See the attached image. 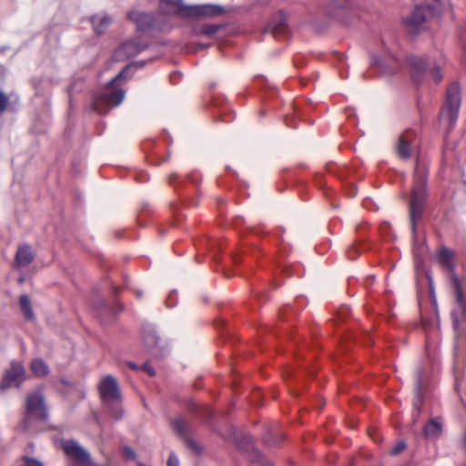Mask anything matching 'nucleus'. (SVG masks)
<instances>
[{
	"mask_svg": "<svg viewBox=\"0 0 466 466\" xmlns=\"http://www.w3.org/2000/svg\"><path fill=\"white\" fill-rule=\"evenodd\" d=\"M159 9L165 15H176L182 18L214 17L225 12L224 7L218 5H187L183 0H160Z\"/></svg>",
	"mask_w": 466,
	"mask_h": 466,
	"instance_id": "nucleus-1",
	"label": "nucleus"
},
{
	"mask_svg": "<svg viewBox=\"0 0 466 466\" xmlns=\"http://www.w3.org/2000/svg\"><path fill=\"white\" fill-rule=\"evenodd\" d=\"M128 67L122 69L101 91L95 96L93 107L99 114H106L110 107L121 104L125 92L119 86V82L126 77Z\"/></svg>",
	"mask_w": 466,
	"mask_h": 466,
	"instance_id": "nucleus-2",
	"label": "nucleus"
},
{
	"mask_svg": "<svg viewBox=\"0 0 466 466\" xmlns=\"http://www.w3.org/2000/svg\"><path fill=\"white\" fill-rule=\"evenodd\" d=\"M427 174L417 165L414 172L413 188L410 203V217L412 230L416 229V223L420 219L426 201Z\"/></svg>",
	"mask_w": 466,
	"mask_h": 466,
	"instance_id": "nucleus-3",
	"label": "nucleus"
},
{
	"mask_svg": "<svg viewBox=\"0 0 466 466\" xmlns=\"http://www.w3.org/2000/svg\"><path fill=\"white\" fill-rule=\"evenodd\" d=\"M98 390L100 398L111 410V414L116 420L123 415L121 407V391L116 378L112 375L105 376L99 382Z\"/></svg>",
	"mask_w": 466,
	"mask_h": 466,
	"instance_id": "nucleus-4",
	"label": "nucleus"
},
{
	"mask_svg": "<svg viewBox=\"0 0 466 466\" xmlns=\"http://www.w3.org/2000/svg\"><path fill=\"white\" fill-rule=\"evenodd\" d=\"M461 107L460 86L452 83L449 86L446 93V101L441 109V116L447 119L450 124L456 122Z\"/></svg>",
	"mask_w": 466,
	"mask_h": 466,
	"instance_id": "nucleus-5",
	"label": "nucleus"
},
{
	"mask_svg": "<svg viewBox=\"0 0 466 466\" xmlns=\"http://www.w3.org/2000/svg\"><path fill=\"white\" fill-rule=\"evenodd\" d=\"M452 282L456 300V308L452 310V320L454 329L459 330L461 322L466 319V299L461 282L456 276L452 277Z\"/></svg>",
	"mask_w": 466,
	"mask_h": 466,
	"instance_id": "nucleus-6",
	"label": "nucleus"
},
{
	"mask_svg": "<svg viewBox=\"0 0 466 466\" xmlns=\"http://www.w3.org/2000/svg\"><path fill=\"white\" fill-rule=\"evenodd\" d=\"M25 412L27 417H33L41 420L47 419V410L45 398L40 391H35L27 396L25 401Z\"/></svg>",
	"mask_w": 466,
	"mask_h": 466,
	"instance_id": "nucleus-7",
	"label": "nucleus"
},
{
	"mask_svg": "<svg viewBox=\"0 0 466 466\" xmlns=\"http://www.w3.org/2000/svg\"><path fill=\"white\" fill-rule=\"evenodd\" d=\"M61 447L65 454L76 463L88 465L94 463L89 453L74 440L62 441Z\"/></svg>",
	"mask_w": 466,
	"mask_h": 466,
	"instance_id": "nucleus-8",
	"label": "nucleus"
},
{
	"mask_svg": "<svg viewBox=\"0 0 466 466\" xmlns=\"http://www.w3.org/2000/svg\"><path fill=\"white\" fill-rule=\"evenodd\" d=\"M25 368L20 362L12 361L10 368L2 379L0 389L5 390L12 386L19 387L25 380Z\"/></svg>",
	"mask_w": 466,
	"mask_h": 466,
	"instance_id": "nucleus-9",
	"label": "nucleus"
},
{
	"mask_svg": "<svg viewBox=\"0 0 466 466\" xmlns=\"http://www.w3.org/2000/svg\"><path fill=\"white\" fill-rule=\"evenodd\" d=\"M435 15V9L430 5H416L412 14L408 19V24L415 30L424 27V24Z\"/></svg>",
	"mask_w": 466,
	"mask_h": 466,
	"instance_id": "nucleus-10",
	"label": "nucleus"
},
{
	"mask_svg": "<svg viewBox=\"0 0 466 466\" xmlns=\"http://www.w3.org/2000/svg\"><path fill=\"white\" fill-rule=\"evenodd\" d=\"M407 63L413 81L418 85L420 84L428 66L426 60L422 57L410 56L407 58Z\"/></svg>",
	"mask_w": 466,
	"mask_h": 466,
	"instance_id": "nucleus-11",
	"label": "nucleus"
},
{
	"mask_svg": "<svg viewBox=\"0 0 466 466\" xmlns=\"http://www.w3.org/2000/svg\"><path fill=\"white\" fill-rule=\"evenodd\" d=\"M128 18L137 25V29L140 31L147 30L154 25V17L152 15L137 10L130 11L128 13Z\"/></svg>",
	"mask_w": 466,
	"mask_h": 466,
	"instance_id": "nucleus-12",
	"label": "nucleus"
},
{
	"mask_svg": "<svg viewBox=\"0 0 466 466\" xmlns=\"http://www.w3.org/2000/svg\"><path fill=\"white\" fill-rule=\"evenodd\" d=\"M146 48L145 45H142L137 40H130L123 43L117 49V53L120 56L127 57H132L140 53Z\"/></svg>",
	"mask_w": 466,
	"mask_h": 466,
	"instance_id": "nucleus-13",
	"label": "nucleus"
},
{
	"mask_svg": "<svg viewBox=\"0 0 466 466\" xmlns=\"http://www.w3.org/2000/svg\"><path fill=\"white\" fill-rule=\"evenodd\" d=\"M34 260L32 248L28 245H23L18 248L15 261L17 267L24 268L28 266Z\"/></svg>",
	"mask_w": 466,
	"mask_h": 466,
	"instance_id": "nucleus-14",
	"label": "nucleus"
},
{
	"mask_svg": "<svg viewBox=\"0 0 466 466\" xmlns=\"http://www.w3.org/2000/svg\"><path fill=\"white\" fill-rule=\"evenodd\" d=\"M398 66V61L394 57L382 59L375 56L373 58L372 66L378 67L381 73H393Z\"/></svg>",
	"mask_w": 466,
	"mask_h": 466,
	"instance_id": "nucleus-15",
	"label": "nucleus"
},
{
	"mask_svg": "<svg viewBox=\"0 0 466 466\" xmlns=\"http://www.w3.org/2000/svg\"><path fill=\"white\" fill-rule=\"evenodd\" d=\"M412 134L410 132L402 134L398 142L397 152L402 158H409L410 157V139Z\"/></svg>",
	"mask_w": 466,
	"mask_h": 466,
	"instance_id": "nucleus-16",
	"label": "nucleus"
},
{
	"mask_svg": "<svg viewBox=\"0 0 466 466\" xmlns=\"http://www.w3.org/2000/svg\"><path fill=\"white\" fill-rule=\"evenodd\" d=\"M442 431V425L437 420H431L423 428L424 436L428 439L438 438Z\"/></svg>",
	"mask_w": 466,
	"mask_h": 466,
	"instance_id": "nucleus-17",
	"label": "nucleus"
},
{
	"mask_svg": "<svg viewBox=\"0 0 466 466\" xmlns=\"http://www.w3.org/2000/svg\"><path fill=\"white\" fill-rule=\"evenodd\" d=\"M453 258H454L453 252L446 248H441L438 253L439 263L443 268H446L450 270H453V268H454Z\"/></svg>",
	"mask_w": 466,
	"mask_h": 466,
	"instance_id": "nucleus-18",
	"label": "nucleus"
},
{
	"mask_svg": "<svg viewBox=\"0 0 466 466\" xmlns=\"http://www.w3.org/2000/svg\"><path fill=\"white\" fill-rule=\"evenodd\" d=\"M91 24L96 34H103L110 24V19L106 15H94L91 17Z\"/></svg>",
	"mask_w": 466,
	"mask_h": 466,
	"instance_id": "nucleus-19",
	"label": "nucleus"
},
{
	"mask_svg": "<svg viewBox=\"0 0 466 466\" xmlns=\"http://www.w3.org/2000/svg\"><path fill=\"white\" fill-rule=\"evenodd\" d=\"M30 368L33 374L36 377H45L49 373V368L42 359L33 360Z\"/></svg>",
	"mask_w": 466,
	"mask_h": 466,
	"instance_id": "nucleus-20",
	"label": "nucleus"
},
{
	"mask_svg": "<svg viewBox=\"0 0 466 466\" xmlns=\"http://www.w3.org/2000/svg\"><path fill=\"white\" fill-rule=\"evenodd\" d=\"M248 459L251 462H256L260 464L261 466H273V461L260 454V452L255 449L251 448L248 451Z\"/></svg>",
	"mask_w": 466,
	"mask_h": 466,
	"instance_id": "nucleus-21",
	"label": "nucleus"
},
{
	"mask_svg": "<svg viewBox=\"0 0 466 466\" xmlns=\"http://www.w3.org/2000/svg\"><path fill=\"white\" fill-rule=\"evenodd\" d=\"M19 304H20L21 310L24 314V317L28 320L33 319L34 311H33V309L31 306V301H30L29 297L25 294L21 295L19 298Z\"/></svg>",
	"mask_w": 466,
	"mask_h": 466,
	"instance_id": "nucleus-22",
	"label": "nucleus"
},
{
	"mask_svg": "<svg viewBox=\"0 0 466 466\" xmlns=\"http://www.w3.org/2000/svg\"><path fill=\"white\" fill-rule=\"evenodd\" d=\"M173 427L178 435L181 437H187L186 423L182 419H176L173 421Z\"/></svg>",
	"mask_w": 466,
	"mask_h": 466,
	"instance_id": "nucleus-23",
	"label": "nucleus"
},
{
	"mask_svg": "<svg viewBox=\"0 0 466 466\" xmlns=\"http://www.w3.org/2000/svg\"><path fill=\"white\" fill-rule=\"evenodd\" d=\"M423 388H424V374H423V371L421 370H419L418 372H417V385H416V389H417L418 395L420 397L422 394Z\"/></svg>",
	"mask_w": 466,
	"mask_h": 466,
	"instance_id": "nucleus-24",
	"label": "nucleus"
},
{
	"mask_svg": "<svg viewBox=\"0 0 466 466\" xmlns=\"http://www.w3.org/2000/svg\"><path fill=\"white\" fill-rule=\"evenodd\" d=\"M360 253V250L359 249V247L357 246V244L352 245L347 250V256L351 260L356 259Z\"/></svg>",
	"mask_w": 466,
	"mask_h": 466,
	"instance_id": "nucleus-25",
	"label": "nucleus"
},
{
	"mask_svg": "<svg viewBox=\"0 0 466 466\" xmlns=\"http://www.w3.org/2000/svg\"><path fill=\"white\" fill-rule=\"evenodd\" d=\"M9 103L8 96L0 90V116L5 111Z\"/></svg>",
	"mask_w": 466,
	"mask_h": 466,
	"instance_id": "nucleus-26",
	"label": "nucleus"
},
{
	"mask_svg": "<svg viewBox=\"0 0 466 466\" xmlns=\"http://www.w3.org/2000/svg\"><path fill=\"white\" fill-rule=\"evenodd\" d=\"M272 30L274 35L285 34L288 31L285 18H282L279 25L274 26Z\"/></svg>",
	"mask_w": 466,
	"mask_h": 466,
	"instance_id": "nucleus-27",
	"label": "nucleus"
},
{
	"mask_svg": "<svg viewBox=\"0 0 466 466\" xmlns=\"http://www.w3.org/2000/svg\"><path fill=\"white\" fill-rule=\"evenodd\" d=\"M122 451H123V453H124L126 459L132 460V461H135L137 459V454L132 448H130L128 446H124L122 448Z\"/></svg>",
	"mask_w": 466,
	"mask_h": 466,
	"instance_id": "nucleus-28",
	"label": "nucleus"
},
{
	"mask_svg": "<svg viewBox=\"0 0 466 466\" xmlns=\"http://www.w3.org/2000/svg\"><path fill=\"white\" fill-rule=\"evenodd\" d=\"M218 29V26L214 25H205L202 28V33L207 35H212L217 33Z\"/></svg>",
	"mask_w": 466,
	"mask_h": 466,
	"instance_id": "nucleus-29",
	"label": "nucleus"
},
{
	"mask_svg": "<svg viewBox=\"0 0 466 466\" xmlns=\"http://www.w3.org/2000/svg\"><path fill=\"white\" fill-rule=\"evenodd\" d=\"M332 5L335 8H347L349 6V1L348 0H331Z\"/></svg>",
	"mask_w": 466,
	"mask_h": 466,
	"instance_id": "nucleus-30",
	"label": "nucleus"
},
{
	"mask_svg": "<svg viewBox=\"0 0 466 466\" xmlns=\"http://www.w3.org/2000/svg\"><path fill=\"white\" fill-rule=\"evenodd\" d=\"M167 466H179V461L177 455L174 452H171L168 460H167Z\"/></svg>",
	"mask_w": 466,
	"mask_h": 466,
	"instance_id": "nucleus-31",
	"label": "nucleus"
},
{
	"mask_svg": "<svg viewBox=\"0 0 466 466\" xmlns=\"http://www.w3.org/2000/svg\"><path fill=\"white\" fill-rule=\"evenodd\" d=\"M23 460L25 461L26 466H43V464L35 459L24 456Z\"/></svg>",
	"mask_w": 466,
	"mask_h": 466,
	"instance_id": "nucleus-32",
	"label": "nucleus"
},
{
	"mask_svg": "<svg viewBox=\"0 0 466 466\" xmlns=\"http://www.w3.org/2000/svg\"><path fill=\"white\" fill-rule=\"evenodd\" d=\"M406 448V444L403 441L399 442L392 450L391 454L397 455Z\"/></svg>",
	"mask_w": 466,
	"mask_h": 466,
	"instance_id": "nucleus-33",
	"label": "nucleus"
},
{
	"mask_svg": "<svg viewBox=\"0 0 466 466\" xmlns=\"http://www.w3.org/2000/svg\"><path fill=\"white\" fill-rule=\"evenodd\" d=\"M186 441H187V446L191 450L195 451L196 452H199L200 451L199 446L193 440H191L189 438H186Z\"/></svg>",
	"mask_w": 466,
	"mask_h": 466,
	"instance_id": "nucleus-34",
	"label": "nucleus"
},
{
	"mask_svg": "<svg viewBox=\"0 0 466 466\" xmlns=\"http://www.w3.org/2000/svg\"><path fill=\"white\" fill-rule=\"evenodd\" d=\"M431 75L436 83H439L442 79V75L441 74V69L439 67L433 68Z\"/></svg>",
	"mask_w": 466,
	"mask_h": 466,
	"instance_id": "nucleus-35",
	"label": "nucleus"
},
{
	"mask_svg": "<svg viewBox=\"0 0 466 466\" xmlns=\"http://www.w3.org/2000/svg\"><path fill=\"white\" fill-rule=\"evenodd\" d=\"M177 181L183 182L184 180L180 178L177 174H171L169 177V183L173 186H176Z\"/></svg>",
	"mask_w": 466,
	"mask_h": 466,
	"instance_id": "nucleus-36",
	"label": "nucleus"
},
{
	"mask_svg": "<svg viewBox=\"0 0 466 466\" xmlns=\"http://www.w3.org/2000/svg\"><path fill=\"white\" fill-rule=\"evenodd\" d=\"M142 369L150 376H155V374H156L153 367L147 363L144 364Z\"/></svg>",
	"mask_w": 466,
	"mask_h": 466,
	"instance_id": "nucleus-37",
	"label": "nucleus"
},
{
	"mask_svg": "<svg viewBox=\"0 0 466 466\" xmlns=\"http://www.w3.org/2000/svg\"><path fill=\"white\" fill-rule=\"evenodd\" d=\"M187 179L194 185H198L200 182V177L198 175L191 174L187 177Z\"/></svg>",
	"mask_w": 466,
	"mask_h": 466,
	"instance_id": "nucleus-38",
	"label": "nucleus"
},
{
	"mask_svg": "<svg viewBox=\"0 0 466 466\" xmlns=\"http://www.w3.org/2000/svg\"><path fill=\"white\" fill-rule=\"evenodd\" d=\"M137 179L139 181V182H145L148 179L147 177V174H140L137 176Z\"/></svg>",
	"mask_w": 466,
	"mask_h": 466,
	"instance_id": "nucleus-39",
	"label": "nucleus"
},
{
	"mask_svg": "<svg viewBox=\"0 0 466 466\" xmlns=\"http://www.w3.org/2000/svg\"><path fill=\"white\" fill-rule=\"evenodd\" d=\"M13 466H26V462L23 458L21 460L16 461Z\"/></svg>",
	"mask_w": 466,
	"mask_h": 466,
	"instance_id": "nucleus-40",
	"label": "nucleus"
},
{
	"mask_svg": "<svg viewBox=\"0 0 466 466\" xmlns=\"http://www.w3.org/2000/svg\"><path fill=\"white\" fill-rule=\"evenodd\" d=\"M128 366L133 370L137 369V365L132 362L128 363Z\"/></svg>",
	"mask_w": 466,
	"mask_h": 466,
	"instance_id": "nucleus-41",
	"label": "nucleus"
}]
</instances>
